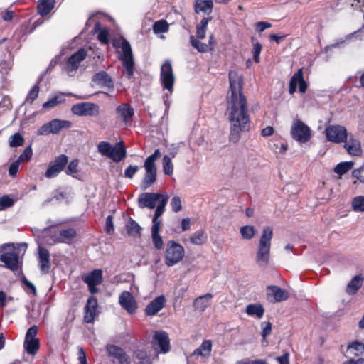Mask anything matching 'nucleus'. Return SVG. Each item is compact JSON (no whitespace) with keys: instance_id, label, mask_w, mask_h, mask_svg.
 I'll return each mask as SVG.
<instances>
[{"instance_id":"680f3d73","label":"nucleus","mask_w":364,"mask_h":364,"mask_svg":"<svg viewBox=\"0 0 364 364\" xmlns=\"http://www.w3.org/2000/svg\"><path fill=\"white\" fill-rule=\"evenodd\" d=\"M170 205L172 210L174 212H178L181 210V201L178 196H174L172 198Z\"/></svg>"},{"instance_id":"603ef678","label":"nucleus","mask_w":364,"mask_h":364,"mask_svg":"<svg viewBox=\"0 0 364 364\" xmlns=\"http://www.w3.org/2000/svg\"><path fill=\"white\" fill-rule=\"evenodd\" d=\"M191 242L194 245H201L205 240V236L203 231L196 232L191 237Z\"/></svg>"},{"instance_id":"6ab92c4d","label":"nucleus","mask_w":364,"mask_h":364,"mask_svg":"<svg viewBox=\"0 0 364 364\" xmlns=\"http://www.w3.org/2000/svg\"><path fill=\"white\" fill-rule=\"evenodd\" d=\"M344 149L346 152L353 156H361L363 155V149L359 138L352 134H348L346 140L344 141Z\"/></svg>"},{"instance_id":"774afa93","label":"nucleus","mask_w":364,"mask_h":364,"mask_svg":"<svg viewBox=\"0 0 364 364\" xmlns=\"http://www.w3.org/2000/svg\"><path fill=\"white\" fill-rule=\"evenodd\" d=\"M78 350V360L81 364H87V358H86V354L82 348V347L79 346L77 348Z\"/></svg>"},{"instance_id":"13d9d810","label":"nucleus","mask_w":364,"mask_h":364,"mask_svg":"<svg viewBox=\"0 0 364 364\" xmlns=\"http://www.w3.org/2000/svg\"><path fill=\"white\" fill-rule=\"evenodd\" d=\"M252 53H253V58L254 60L256 63H259L260 61L259 55L262 49V45L256 41L252 43Z\"/></svg>"},{"instance_id":"c03bdc74","label":"nucleus","mask_w":364,"mask_h":364,"mask_svg":"<svg viewBox=\"0 0 364 364\" xmlns=\"http://www.w3.org/2000/svg\"><path fill=\"white\" fill-rule=\"evenodd\" d=\"M94 30L95 32L99 31L97 38L102 43L107 44L109 43V31L107 29H100V24L97 22Z\"/></svg>"},{"instance_id":"09e8293b","label":"nucleus","mask_w":364,"mask_h":364,"mask_svg":"<svg viewBox=\"0 0 364 364\" xmlns=\"http://www.w3.org/2000/svg\"><path fill=\"white\" fill-rule=\"evenodd\" d=\"M352 208L355 212H364V196L355 197L351 203Z\"/></svg>"},{"instance_id":"3c124183","label":"nucleus","mask_w":364,"mask_h":364,"mask_svg":"<svg viewBox=\"0 0 364 364\" xmlns=\"http://www.w3.org/2000/svg\"><path fill=\"white\" fill-rule=\"evenodd\" d=\"M23 161V153L21 154L18 158L17 160L14 161L9 166V175L10 176H15L17 173V171L18 170V167L20 165V163Z\"/></svg>"},{"instance_id":"5fc2aeb1","label":"nucleus","mask_w":364,"mask_h":364,"mask_svg":"<svg viewBox=\"0 0 364 364\" xmlns=\"http://www.w3.org/2000/svg\"><path fill=\"white\" fill-rule=\"evenodd\" d=\"M135 356L140 360L139 364H151L149 358L146 352L142 350H137L134 353Z\"/></svg>"},{"instance_id":"a211bd4d","label":"nucleus","mask_w":364,"mask_h":364,"mask_svg":"<svg viewBox=\"0 0 364 364\" xmlns=\"http://www.w3.org/2000/svg\"><path fill=\"white\" fill-rule=\"evenodd\" d=\"M154 349L161 353H166L170 350L168 335L164 331H156L152 341Z\"/></svg>"},{"instance_id":"4be33fe9","label":"nucleus","mask_w":364,"mask_h":364,"mask_svg":"<svg viewBox=\"0 0 364 364\" xmlns=\"http://www.w3.org/2000/svg\"><path fill=\"white\" fill-rule=\"evenodd\" d=\"M297 85H299V92L304 93L307 88V84L305 82L303 77L302 69L300 68L291 77L289 82V92L290 94H293L296 92Z\"/></svg>"},{"instance_id":"f704fd0d","label":"nucleus","mask_w":364,"mask_h":364,"mask_svg":"<svg viewBox=\"0 0 364 364\" xmlns=\"http://www.w3.org/2000/svg\"><path fill=\"white\" fill-rule=\"evenodd\" d=\"M212 350V342L210 340H205L201 345L195 350L193 354L208 358Z\"/></svg>"},{"instance_id":"f03ea898","label":"nucleus","mask_w":364,"mask_h":364,"mask_svg":"<svg viewBox=\"0 0 364 364\" xmlns=\"http://www.w3.org/2000/svg\"><path fill=\"white\" fill-rule=\"evenodd\" d=\"M273 228L265 227L262 232L255 255V262L259 267H267L271 259V243Z\"/></svg>"},{"instance_id":"864d4df0","label":"nucleus","mask_w":364,"mask_h":364,"mask_svg":"<svg viewBox=\"0 0 364 364\" xmlns=\"http://www.w3.org/2000/svg\"><path fill=\"white\" fill-rule=\"evenodd\" d=\"M14 202L15 200L8 195L1 196L0 198V210L11 207Z\"/></svg>"},{"instance_id":"6e6d98bb","label":"nucleus","mask_w":364,"mask_h":364,"mask_svg":"<svg viewBox=\"0 0 364 364\" xmlns=\"http://www.w3.org/2000/svg\"><path fill=\"white\" fill-rule=\"evenodd\" d=\"M63 101V100L60 97L55 96V97H53L52 99L46 102L43 105V108L46 109L53 108V107H55L56 105H58V104L61 103Z\"/></svg>"},{"instance_id":"dca6fc26","label":"nucleus","mask_w":364,"mask_h":364,"mask_svg":"<svg viewBox=\"0 0 364 364\" xmlns=\"http://www.w3.org/2000/svg\"><path fill=\"white\" fill-rule=\"evenodd\" d=\"M68 162V157L65 154H60L55 157L50 162V166L46 171L45 176L48 178L56 177L61 171H63Z\"/></svg>"},{"instance_id":"72a5a7b5","label":"nucleus","mask_w":364,"mask_h":364,"mask_svg":"<svg viewBox=\"0 0 364 364\" xmlns=\"http://www.w3.org/2000/svg\"><path fill=\"white\" fill-rule=\"evenodd\" d=\"M245 312L250 316L261 318L264 313V309L260 304H251L246 306Z\"/></svg>"},{"instance_id":"f257e3e1","label":"nucleus","mask_w":364,"mask_h":364,"mask_svg":"<svg viewBox=\"0 0 364 364\" xmlns=\"http://www.w3.org/2000/svg\"><path fill=\"white\" fill-rule=\"evenodd\" d=\"M229 90L226 95V114L230 124V141L236 143L240 133L247 131L250 117L247 98L243 92V78L237 72H229Z\"/></svg>"},{"instance_id":"393cba45","label":"nucleus","mask_w":364,"mask_h":364,"mask_svg":"<svg viewBox=\"0 0 364 364\" xmlns=\"http://www.w3.org/2000/svg\"><path fill=\"white\" fill-rule=\"evenodd\" d=\"M97 300L95 296H90L87 299V304L85 307L84 321L86 323H91L94 321L97 315Z\"/></svg>"},{"instance_id":"ddd939ff","label":"nucleus","mask_w":364,"mask_h":364,"mask_svg":"<svg viewBox=\"0 0 364 364\" xmlns=\"http://www.w3.org/2000/svg\"><path fill=\"white\" fill-rule=\"evenodd\" d=\"M325 133L328 141L336 144L344 142L348 136L346 128L341 125H330L326 128Z\"/></svg>"},{"instance_id":"c9c22d12","label":"nucleus","mask_w":364,"mask_h":364,"mask_svg":"<svg viewBox=\"0 0 364 364\" xmlns=\"http://www.w3.org/2000/svg\"><path fill=\"white\" fill-rule=\"evenodd\" d=\"M168 200V197H164L161 200V203H158V205L156 206V209L155 210L154 215L152 219L153 225H155L156 224H157L158 227L161 226V221L159 220V218L164 212L165 207L167 204Z\"/></svg>"},{"instance_id":"b1692460","label":"nucleus","mask_w":364,"mask_h":364,"mask_svg":"<svg viewBox=\"0 0 364 364\" xmlns=\"http://www.w3.org/2000/svg\"><path fill=\"white\" fill-rule=\"evenodd\" d=\"M106 350L108 355L116 359L118 364H130L129 357L122 348L114 345H107Z\"/></svg>"},{"instance_id":"c756f323","label":"nucleus","mask_w":364,"mask_h":364,"mask_svg":"<svg viewBox=\"0 0 364 364\" xmlns=\"http://www.w3.org/2000/svg\"><path fill=\"white\" fill-rule=\"evenodd\" d=\"M363 277L360 275H356L350 281L346 288V292L348 295H353L357 293L362 287Z\"/></svg>"},{"instance_id":"f8f14e48","label":"nucleus","mask_w":364,"mask_h":364,"mask_svg":"<svg viewBox=\"0 0 364 364\" xmlns=\"http://www.w3.org/2000/svg\"><path fill=\"white\" fill-rule=\"evenodd\" d=\"M38 328L33 326L28 328L24 338V348L31 355H35L40 348L39 339L36 338Z\"/></svg>"},{"instance_id":"e2e57ef3","label":"nucleus","mask_w":364,"mask_h":364,"mask_svg":"<svg viewBox=\"0 0 364 364\" xmlns=\"http://www.w3.org/2000/svg\"><path fill=\"white\" fill-rule=\"evenodd\" d=\"M65 198V194L63 192L60 191H55V192H53V196L51 198H48L46 201V203L52 202L54 199L57 201L62 200Z\"/></svg>"},{"instance_id":"7c9ffc66","label":"nucleus","mask_w":364,"mask_h":364,"mask_svg":"<svg viewBox=\"0 0 364 364\" xmlns=\"http://www.w3.org/2000/svg\"><path fill=\"white\" fill-rule=\"evenodd\" d=\"M213 295L210 293H207L203 296H200L194 301V307L199 311H204L205 309L210 305V300Z\"/></svg>"},{"instance_id":"7ed1b4c3","label":"nucleus","mask_w":364,"mask_h":364,"mask_svg":"<svg viewBox=\"0 0 364 364\" xmlns=\"http://www.w3.org/2000/svg\"><path fill=\"white\" fill-rule=\"evenodd\" d=\"M19 251L12 243L0 246V267L15 272L19 267Z\"/></svg>"},{"instance_id":"39448f33","label":"nucleus","mask_w":364,"mask_h":364,"mask_svg":"<svg viewBox=\"0 0 364 364\" xmlns=\"http://www.w3.org/2000/svg\"><path fill=\"white\" fill-rule=\"evenodd\" d=\"M185 256V249L174 240L166 242L164 250V263L168 267H173L181 262Z\"/></svg>"},{"instance_id":"423d86ee","label":"nucleus","mask_w":364,"mask_h":364,"mask_svg":"<svg viewBox=\"0 0 364 364\" xmlns=\"http://www.w3.org/2000/svg\"><path fill=\"white\" fill-rule=\"evenodd\" d=\"M160 156L161 151L159 149H156L154 152L145 160L144 167L146 173L141 186L143 190H146L156 181V166L155 162Z\"/></svg>"},{"instance_id":"c85d7f7f","label":"nucleus","mask_w":364,"mask_h":364,"mask_svg":"<svg viewBox=\"0 0 364 364\" xmlns=\"http://www.w3.org/2000/svg\"><path fill=\"white\" fill-rule=\"evenodd\" d=\"M213 8V0H196L194 4V10L196 13L203 12L210 14Z\"/></svg>"},{"instance_id":"8fccbe9b","label":"nucleus","mask_w":364,"mask_h":364,"mask_svg":"<svg viewBox=\"0 0 364 364\" xmlns=\"http://www.w3.org/2000/svg\"><path fill=\"white\" fill-rule=\"evenodd\" d=\"M78 164L79 161L77 159H74L70 162L68 165V167L65 170V173L68 175L72 176L74 178H76L75 174L78 173Z\"/></svg>"},{"instance_id":"f3484780","label":"nucleus","mask_w":364,"mask_h":364,"mask_svg":"<svg viewBox=\"0 0 364 364\" xmlns=\"http://www.w3.org/2000/svg\"><path fill=\"white\" fill-rule=\"evenodd\" d=\"M134 113L133 108L126 103L119 105L115 109L117 120L124 127L132 124Z\"/></svg>"},{"instance_id":"0e129e2a","label":"nucleus","mask_w":364,"mask_h":364,"mask_svg":"<svg viewBox=\"0 0 364 364\" xmlns=\"http://www.w3.org/2000/svg\"><path fill=\"white\" fill-rule=\"evenodd\" d=\"M139 167L137 166H129L124 171V176L127 178H132L137 172Z\"/></svg>"},{"instance_id":"9d476101","label":"nucleus","mask_w":364,"mask_h":364,"mask_svg":"<svg viewBox=\"0 0 364 364\" xmlns=\"http://www.w3.org/2000/svg\"><path fill=\"white\" fill-rule=\"evenodd\" d=\"M160 80L163 88L167 90L171 95L173 89L175 77L170 60H166L161 65Z\"/></svg>"},{"instance_id":"5701e85b","label":"nucleus","mask_w":364,"mask_h":364,"mask_svg":"<svg viewBox=\"0 0 364 364\" xmlns=\"http://www.w3.org/2000/svg\"><path fill=\"white\" fill-rule=\"evenodd\" d=\"M87 52L85 49L78 50L68 58L65 68L66 71L69 74L75 71L78 68L80 63L85 60Z\"/></svg>"},{"instance_id":"0eeeda50","label":"nucleus","mask_w":364,"mask_h":364,"mask_svg":"<svg viewBox=\"0 0 364 364\" xmlns=\"http://www.w3.org/2000/svg\"><path fill=\"white\" fill-rule=\"evenodd\" d=\"M121 52L119 58L124 68V73L128 78L132 77L134 75V58L129 43L124 38L121 40Z\"/></svg>"},{"instance_id":"052dcab7","label":"nucleus","mask_w":364,"mask_h":364,"mask_svg":"<svg viewBox=\"0 0 364 364\" xmlns=\"http://www.w3.org/2000/svg\"><path fill=\"white\" fill-rule=\"evenodd\" d=\"M352 176L364 183V164L360 168L354 169L352 172Z\"/></svg>"},{"instance_id":"cd10ccee","label":"nucleus","mask_w":364,"mask_h":364,"mask_svg":"<svg viewBox=\"0 0 364 364\" xmlns=\"http://www.w3.org/2000/svg\"><path fill=\"white\" fill-rule=\"evenodd\" d=\"M268 296L273 297L274 301L281 302L288 299L289 294L277 286H269L268 287Z\"/></svg>"},{"instance_id":"49530a36","label":"nucleus","mask_w":364,"mask_h":364,"mask_svg":"<svg viewBox=\"0 0 364 364\" xmlns=\"http://www.w3.org/2000/svg\"><path fill=\"white\" fill-rule=\"evenodd\" d=\"M168 23L165 20L156 21L153 25V31L154 33H166L168 31Z\"/></svg>"},{"instance_id":"20e7f679","label":"nucleus","mask_w":364,"mask_h":364,"mask_svg":"<svg viewBox=\"0 0 364 364\" xmlns=\"http://www.w3.org/2000/svg\"><path fill=\"white\" fill-rule=\"evenodd\" d=\"M97 148V151L102 156H106L116 163L122 161L127 155V151L122 141L114 145L107 141H100Z\"/></svg>"},{"instance_id":"a18cd8bd","label":"nucleus","mask_w":364,"mask_h":364,"mask_svg":"<svg viewBox=\"0 0 364 364\" xmlns=\"http://www.w3.org/2000/svg\"><path fill=\"white\" fill-rule=\"evenodd\" d=\"M162 167L163 171L165 175L171 176L173 172V164L172 163L171 159L165 155L162 159Z\"/></svg>"},{"instance_id":"aec40b11","label":"nucleus","mask_w":364,"mask_h":364,"mask_svg":"<svg viewBox=\"0 0 364 364\" xmlns=\"http://www.w3.org/2000/svg\"><path fill=\"white\" fill-rule=\"evenodd\" d=\"M83 281L87 284L89 290L94 294L98 291L96 287L102 282V271L100 269H95L82 277Z\"/></svg>"},{"instance_id":"4468645a","label":"nucleus","mask_w":364,"mask_h":364,"mask_svg":"<svg viewBox=\"0 0 364 364\" xmlns=\"http://www.w3.org/2000/svg\"><path fill=\"white\" fill-rule=\"evenodd\" d=\"M71 111L77 116L95 117L100 114V107L93 102H80L73 105Z\"/></svg>"},{"instance_id":"79ce46f5","label":"nucleus","mask_w":364,"mask_h":364,"mask_svg":"<svg viewBox=\"0 0 364 364\" xmlns=\"http://www.w3.org/2000/svg\"><path fill=\"white\" fill-rule=\"evenodd\" d=\"M348 352L353 355H364V344L359 341H354L348 346Z\"/></svg>"},{"instance_id":"4d7b16f0","label":"nucleus","mask_w":364,"mask_h":364,"mask_svg":"<svg viewBox=\"0 0 364 364\" xmlns=\"http://www.w3.org/2000/svg\"><path fill=\"white\" fill-rule=\"evenodd\" d=\"M39 93V87L36 84L32 87L26 96V101L32 103L33 100L38 97Z\"/></svg>"},{"instance_id":"4c0bfd02","label":"nucleus","mask_w":364,"mask_h":364,"mask_svg":"<svg viewBox=\"0 0 364 364\" xmlns=\"http://www.w3.org/2000/svg\"><path fill=\"white\" fill-rule=\"evenodd\" d=\"M160 227L158 225H152L151 227V239L154 246L157 250H161L163 247L164 242L161 236L159 234Z\"/></svg>"},{"instance_id":"1a4fd4ad","label":"nucleus","mask_w":364,"mask_h":364,"mask_svg":"<svg viewBox=\"0 0 364 364\" xmlns=\"http://www.w3.org/2000/svg\"><path fill=\"white\" fill-rule=\"evenodd\" d=\"M291 134L292 138L300 144L309 141L311 137V131L308 125L300 119L294 120Z\"/></svg>"},{"instance_id":"bf43d9fd","label":"nucleus","mask_w":364,"mask_h":364,"mask_svg":"<svg viewBox=\"0 0 364 364\" xmlns=\"http://www.w3.org/2000/svg\"><path fill=\"white\" fill-rule=\"evenodd\" d=\"M24 291L33 296L36 295L37 290L35 285L24 277Z\"/></svg>"},{"instance_id":"2eb2a0df","label":"nucleus","mask_w":364,"mask_h":364,"mask_svg":"<svg viewBox=\"0 0 364 364\" xmlns=\"http://www.w3.org/2000/svg\"><path fill=\"white\" fill-rule=\"evenodd\" d=\"M164 197H168L167 194L155 193H144L138 198V204L141 208H148L154 209Z\"/></svg>"},{"instance_id":"9b49d317","label":"nucleus","mask_w":364,"mask_h":364,"mask_svg":"<svg viewBox=\"0 0 364 364\" xmlns=\"http://www.w3.org/2000/svg\"><path fill=\"white\" fill-rule=\"evenodd\" d=\"M72 122L69 120L53 119L43 124L38 131V134L47 135L49 134H58L62 129H70Z\"/></svg>"},{"instance_id":"6e6552de","label":"nucleus","mask_w":364,"mask_h":364,"mask_svg":"<svg viewBox=\"0 0 364 364\" xmlns=\"http://www.w3.org/2000/svg\"><path fill=\"white\" fill-rule=\"evenodd\" d=\"M46 234L50 237L53 243H69L76 237L74 228L62 229L59 227H52L46 230Z\"/></svg>"},{"instance_id":"473e14b6","label":"nucleus","mask_w":364,"mask_h":364,"mask_svg":"<svg viewBox=\"0 0 364 364\" xmlns=\"http://www.w3.org/2000/svg\"><path fill=\"white\" fill-rule=\"evenodd\" d=\"M55 0H39L38 11L41 16H43L49 14L54 8Z\"/></svg>"},{"instance_id":"de8ad7c7","label":"nucleus","mask_w":364,"mask_h":364,"mask_svg":"<svg viewBox=\"0 0 364 364\" xmlns=\"http://www.w3.org/2000/svg\"><path fill=\"white\" fill-rule=\"evenodd\" d=\"M9 145L11 148L23 146V136L19 132L11 135L9 139Z\"/></svg>"},{"instance_id":"ea45409f","label":"nucleus","mask_w":364,"mask_h":364,"mask_svg":"<svg viewBox=\"0 0 364 364\" xmlns=\"http://www.w3.org/2000/svg\"><path fill=\"white\" fill-rule=\"evenodd\" d=\"M190 43L191 45L200 53H206L213 50L210 46L201 43L199 38H196L195 36H190Z\"/></svg>"},{"instance_id":"a19ab883","label":"nucleus","mask_w":364,"mask_h":364,"mask_svg":"<svg viewBox=\"0 0 364 364\" xmlns=\"http://www.w3.org/2000/svg\"><path fill=\"white\" fill-rule=\"evenodd\" d=\"M126 229L129 236L136 237H139L141 235L140 225L132 219H130L127 222L126 225Z\"/></svg>"},{"instance_id":"2f4dec72","label":"nucleus","mask_w":364,"mask_h":364,"mask_svg":"<svg viewBox=\"0 0 364 364\" xmlns=\"http://www.w3.org/2000/svg\"><path fill=\"white\" fill-rule=\"evenodd\" d=\"M92 80L96 84L103 87H112L113 86L110 77L105 71H102L95 74L93 76Z\"/></svg>"},{"instance_id":"37998d69","label":"nucleus","mask_w":364,"mask_h":364,"mask_svg":"<svg viewBox=\"0 0 364 364\" xmlns=\"http://www.w3.org/2000/svg\"><path fill=\"white\" fill-rule=\"evenodd\" d=\"M256 232L255 228L249 225L242 226L240 229L241 237L244 240H252L255 237Z\"/></svg>"},{"instance_id":"a878e982","label":"nucleus","mask_w":364,"mask_h":364,"mask_svg":"<svg viewBox=\"0 0 364 364\" xmlns=\"http://www.w3.org/2000/svg\"><path fill=\"white\" fill-rule=\"evenodd\" d=\"M38 266L43 274H48L50 269V253L44 247H38Z\"/></svg>"},{"instance_id":"58836bf2","label":"nucleus","mask_w":364,"mask_h":364,"mask_svg":"<svg viewBox=\"0 0 364 364\" xmlns=\"http://www.w3.org/2000/svg\"><path fill=\"white\" fill-rule=\"evenodd\" d=\"M354 166L353 161H343L338 164L334 168V172L338 175V178L353 168Z\"/></svg>"},{"instance_id":"338daca9","label":"nucleus","mask_w":364,"mask_h":364,"mask_svg":"<svg viewBox=\"0 0 364 364\" xmlns=\"http://www.w3.org/2000/svg\"><path fill=\"white\" fill-rule=\"evenodd\" d=\"M256 28L258 32L262 33L265 29L269 28L272 26L271 23L266 21H259L255 24Z\"/></svg>"},{"instance_id":"bb28decb","label":"nucleus","mask_w":364,"mask_h":364,"mask_svg":"<svg viewBox=\"0 0 364 364\" xmlns=\"http://www.w3.org/2000/svg\"><path fill=\"white\" fill-rule=\"evenodd\" d=\"M166 304L164 296L161 295L155 298L146 307L145 313L147 316H154L161 310Z\"/></svg>"},{"instance_id":"69168bd1","label":"nucleus","mask_w":364,"mask_h":364,"mask_svg":"<svg viewBox=\"0 0 364 364\" xmlns=\"http://www.w3.org/2000/svg\"><path fill=\"white\" fill-rule=\"evenodd\" d=\"M262 336L264 338H265L271 333L272 324L270 322L262 323Z\"/></svg>"},{"instance_id":"412c9836","label":"nucleus","mask_w":364,"mask_h":364,"mask_svg":"<svg viewBox=\"0 0 364 364\" xmlns=\"http://www.w3.org/2000/svg\"><path fill=\"white\" fill-rule=\"evenodd\" d=\"M119 303L130 314H134L137 309V302L129 291H124L119 295Z\"/></svg>"},{"instance_id":"e433bc0d","label":"nucleus","mask_w":364,"mask_h":364,"mask_svg":"<svg viewBox=\"0 0 364 364\" xmlns=\"http://www.w3.org/2000/svg\"><path fill=\"white\" fill-rule=\"evenodd\" d=\"M211 20L212 17H204L196 26V38L199 39H204L205 38L207 27Z\"/></svg>"}]
</instances>
